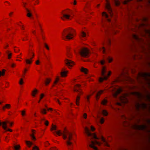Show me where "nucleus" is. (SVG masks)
Listing matches in <instances>:
<instances>
[{"mask_svg":"<svg viewBox=\"0 0 150 150\" xmlns=\"http://www.w3.org/2000/svg\"><path fill=\"white\" fill-rule=\"evenodd\" d=\"M106 4L105 5V8L107 10L110 14L109 16L105 12H103L102 13V16L105 17L107 22L109 23V24H106L105 25L103 26L105 28V32L108 33L109 28L113 32V33L115 34L116 33V30H114L113 25L114 24V21H112L110 18V17H112L113 16V13L110 5L109 2L108 0H106Z\"/></svg>","mask_w":150,"mask_h":150,"instance_id":"f257e3e1","label":"nucleus"},{"mask_svg":"<svg viewBox=\"0 0 150 150\" xmlns=\"http://www.w3.org/2000/svg\"><path fill=\"white\" fill-rule=\"evenodd\" d=\"M53 133L54 134L56 133L59 136L62 135L63 139H64L67 140L66 142L68 146H71L72 145L73 143L71 141V140L72 139V134L68 130L65 129L63 133L60 130L53 132Z\"/></svg>","mask_w":150,"mask_h":150,"instance_id":"f03ea898","label":"nucleus"},{"mask_svg":"<svg viewBox=\"0 0 150 150\" xmlns=\"http://www.w3.org/2000/svg\"><path fill=\"white\" fill-rule=\"evenodd\" d=\"M100 139L102 143L96 140H95L94 141H88L89 146L93 149L94 150H99L97 147L95 146V144L100 146L102 144L104 146L108 147L110 146L107 141L103 137H100Z\"/></svg>","mask_w":150,"mask_h":150,"instance_id":"7ed1b4c3","label":"nucleus"},{"mask_svg":"<svg viewBox=\"0 0 150 150\" xmlns=\"http://www.w3.org/2000/svg\"><path fill=\"white\" fill-rule=\"evenodd\" d=\"M62 35L65 38H74L75 36V31L72 29H65L62 33Z\"/></svg>","mask_w":150,"mask_h":150,"instance_id":"20e7f679","label":"nucleus"},{"mask_svg":"<svg viewBox=\"0 0 150 150\" xmlns=\"http://www.w3.org/2000/svg\"><path fill=\"white\" fill-rule=\"evenodd\" d=\"M111 72H109L108 73L106 74V71L105 68L104 67L102 68L101 75L102 77H100L99 78V81L100 82H103L104 80H106L108 79V77L110 75Z\"/></svg>","mask_w":150,"mask_h":150,"instance_id":"39448f33","label":"nucleus"},{"mask_svg":"<svg viewBox=\"0 0 150 150\" xmlns=\"http://www.w3.org/2000/svg\"><path fill=\"white\" fill-rule=\"evenodd\" d=\"M78 52L79 53L81 56L83 57H87L88 56L89 54L88 50L86 48H83L81 50H78Z\"/></svg>","mask_w":150,"mask_h":150,"instance_id":"423d86ee","label":"nucleus"},{"mask_svg":"<svg viewBox=\"0 0 150 150\" xmlns=\"http://www.w3.org/2000/svg\"><path fill=\"white\" fill-rule=\"evenodd\" d=\"M85 130L86 134L88 137V139H90V140L92 139H99V138L96 136L95 134L94 133L92 134L90 132L89 129L87 127H85Z\"/></svg>","mask_w":150,"mask_h":150,"instance_id":"0eeeda50","label":"nucleus"},{"mask_svg":"<svg viewBox=\"0 0 150 150\" xmlns=\"http://www.w3.org/2000/svg\"><path fill=\"white\" fill-rule=\"evenodd\" d=\"M69 12L66 11L64 13H62L63 16L61 17V18L63 20H64L65 18L68 20L69 19L71 16L69 14Z\"/></svg>","mask_w":150,"mask_h":150,"instance_id":"6e6552de","label":"nucleus"},{"mask_svg":"<svg viewBox=\"0 0 150 150\" xmlns=\"http://www.w3.org/2000/svg\"><path fill=\"white\" fill-rule=\"evenodd\" d=\"M65 63L69 68H70V67H71L73 66L74 64V62L67 59H65Z\"/></svg>","mask_w":150,"mask_h":150,"instance_id":"1a4fd4ad","label":"nucleus"},{"mask_svg":"<svg viewBox=\"0 0 150 150\" xmlns=\"http://www.w3.org/2000/svg\"><path fill=\"white\" fill-rule=\"evenodd\" d=\"M81 86L79 84H77L76 85L75 88L74 89V91L75 92H79L80 93H81V91L80 90V87Z\"/></svg>","mask_w":150,"mask_h":150,"instance_id":"9d476101","label":"nucleus"},{"mask_svg":"<svg viewBox=\"0 0 150 150\" xmlns=\"http://www.w3.org/2000/svg\"><path fill=\"white\" fill-rule=\"evenodd\" d=\"M122 91V90L121 89H119L117 90L115 92L114 94V96L116 97Z\"/></svg>","mask_w":150,"mask_h":150,"instance_id":"9b49d317","label":"nucleus"},{"mask_svg":"<svg viewBox=\"0 0 150 150\" xmlns=\"http://www.w3.org/2000/svg\"><path fill=\"white\" fill-rule=\"evenodd\" d=\"M45 107L47 108L46 109H41V112L43 114H45L47 113L46 111L47 110V108H48L47 106L46 105H45Z\"/></svg>","mask_w":150,"mask_h":150,"instance_id":"f8f14e48","label":"nucleus"},{"mask_svg":"<svg viewBox=\"0 0 150 150\" xmlns=\"http://www.w3.org/2000/svg\"><path fill=\"white\" fill-rule=\"evenodd\" d=\"M25 9L28 12L27 16L28 17H31L32 16V13L30 12V11L28 8H26Z\"/></svg>","mask_w":150,"mask_h":150,"instance_id":"ddd939ff","label":"nucleus"},{"mask_svg":"<svg viewBox=\"0 0 150 150\" xmlns=\"http://www.w3.org/2000/svg\"><path fill=\"white\" fill-rule=\"evenodd\" d=\"M103 90H100L96 94V96L97 99H99V97L103 92Z\"/></svg>","mask_w":150,"mask_h":150,"instance_id":"4468645a","label":"nucleus"},{"mask_svg":"<svg viewBox=\"0 0 150 150\" xmlns=\"http://www.w3.org/2000/svg\"><path fill=\"white\" fill-rule=\"evenodd\" d=\"M113 2L116 6H118L120 4V2L118 0H113Z\"/></svg>","mask_w":150,"mask_h":150,"instance_id":"2eb2a0df","label":"nucleus"},{"mask_svg":"<svg viewBox=\"0 0 150 150\" xmlns=\"http://www.w3.org/2000/svg\"><path fill=\"white\" fill-rule=\"evenodd\" d=\"M67 71H62L61 73V75L62 77H65L67 76Z\"/></svg>","mask_w":150,"mask_h":150,"instance_id":"dca6fc26","label":"nucleus"},{"mask_svg":"<svg viewBox=\"0 0 150 150\" xmlns=\"http://www.w3.org/2000/svg\"><path fill=\"white\" fill-rule=\"evenodd\" d=\"M26 143L29 147H30L33 144V143L30 141H26Z\"/></svg>","mask_w":150,"mask_h":150,"instance_id":"f3484780","label":"nucleus"},{"mask_svg":"<svg viewBox=\"0 0 150 150\" xmlns=\"http://www.w3.org/2000/svg\"><path fill=\"white\" fill-rule=\"evenodd\" d=\"M38 91L36 89H35L32 92V96L33 97H35V94H37Z\"/></svg>","mask_w":150,"mask_h":150,"instance_id":"a211bd4d","label":"nucleus"},{"mask_svg":"<svg viewBox=\"0 0 150 150\" xmlns=\"http://www.w3.org/2000/svg\"><path fill=\"white\" fill-rule=\"evenodd\" d=\"M51 79H47L45 81V84L46 85H48L51 81Z\"/></svg>","mask_w":150,"mask_h":150,"instance_id":"6ab92c4d","label":"nucleus"},{"mask_svg":"<svg viewBox=\"0 0 150 150\" xmlns=\"http://www.w3.org/2000/svg\"><path fill=\"white\" fill-rule=\"evenodd\" d=\"M80 97L79 96H77L76 97V105L79 106V100L80 99Z\"/></svg>","mask_w":150,"mask_h":150,"instance_id":"aec40b11","label":"nucleus"},{"mask_svg":"<svg viewBox=\"0 0 150 150\" xmlns=\"http://www.w3.org/2000/svg\"><path fill=\"white\" fill-rule=\"evenodd\" d=\"M32 131L33 132V134H30V136L31 137L32 139L35 140L36 139H35V137H34V136L33 135V134H34L33 132L35 131V130H32Z\"/></svg>","mask_w":150,"mask_h":150,"instance_id":"412c9836","label":"nucleus"},{"mask_svg":"<svg viewBox=\"0 0 150 150\" xmlns=\"http://www.w3.org/2000/svg\"><path fill=\"white\" fill-rule=\"evenodd\" d=\"M81 71L83 72H84L85 74H87L88 70L87 69L82 67L81 69Z\"/></svg>","mask_w":150,"mask_h":150,"instance_id":"4be33fe9","label":"nucleus"},{"mask_svg":"<svg viewBox=\"0 0 150 150\" xmlns=\"http://www.w3.org/2000/svg\"><path fill=\"white\" fill-rule=\"evenodd\" d=\"M11 106L9 104H6L5 106L3 107V109L4 110L5 108H9Z\"/></svg>","mask_w":150,"mask_h":150,"instance_id":"5701e85b","label":"nucleus"},{"mask_svg":"<svg viewBox=\"0 0 150 150\" xmlns=\"http://www.w3.org/2000/svg\"><path fill=\"white\" fill-rule=\"evenodd\" d=\"M107 59L108 61L110 63L112 61L113 58L110 57H108L107 58Z\"/></svg>","mask_w":150,"mask_h":150,"instance_id":"b1692460","label":"nucleus"},{"mask_svg":"<svg viewBox=\"0 0 150 150\" xmlns=\"http://www.w3.org/2000/svg\"><path fill=\"white\" fill-rule=\"evenodd\" d=\"M5 70L3 69L2 71H0V76H3L5 74Z\"/></svg>","mask_w":150,"mask_h":150,"instance_id":"393cba45","label":"nucleus"},{"mask_svg":"<svg viewBox=\"0 0 150 150\" xmlns=\"http://www.w3.org/2000/svg\"><path fill=\"white\" fill-rule=\"evenodd\" d=\"M51 130L52 131L53 130H57V127L53 124L52 125V127L51 128Z\"/></svg>","mask_w":150,"mask_h":150,"instance_id":"a878e982","label":"nucleus"},{"mask_svg":"<svg viewBox=\"0 0 150 150\" xmlns=\"http://www.w3.org/2000/svg\"><path fill=\"white\" fill-rule=\"evenodd\" d=\"M102 113L103 115L104 116H107L108 114V112L105 110H103Z\"/></svg>","mask_w":150,"mask_h":150,"instance_id":"bb28decb","label":"nucleus"},{"mask_svg":"<svg viewBox=\"0 0 150 150\" xmlns=\"http://www.w3.org/2000/svg\"><path fill=\"white\" fill-rule=\"evenodd\" d=\"M107 102V100H106L104 99L102 102V104L104 105H106Z\"/></svg>","mask_w":150,"mask_h":150,"instance_id":"cd10ccee","label":"nucleus"},{"mask_svg":"<svg viewBox=\"0 0 150 150\" xmlns=\"http://www.w3.org/2000/svg\"><path fill=\"white\" fill-rule=\"evenodd\" d=\"M14 148L16 150H18L20 148V146L19 145H14Z\"/></svg>","mask_w":150,"mask_h":150,"instance_id":"c85d7f7f","label":"nucleus"},{"mask_svg":"<svg viewBox=\"0 0 150 150\" xmlns=\"http://www.w3.org/2000/svg\"><path fill=\"white\" fill-rule=\"evenodd\" d=\"M25 61L27 64H30L31 63L32 61L31 60L26 59L25 60Z\"/></svg>","mask_w":150,"mask_h":150,"instance_id":"c756f323","label":"nucleus"},{"mask_svg":"<svg viewBox=\"0 0 150 150\" xmlns=\"http://www.w3.org/2000/svg\"><path fill=\"white\" fill-rule=\"evenodd\" d=\"M81 35L83 37H85L87 36H88V35L86 34L84 32H82L81 33Z\"/></svg>","mask_w":150,"mask_h":150,"instance_id":"7c9ffc66","label":"nucleus"},{"mask_svg":"<svg viewBox=\"0 0 150 150\" xmlns=\"http://www.w3.org/2000/svg\"><path fill=\"white\" fill-rule=\"evenodd\" d=\"M37 23L38 24V25L40 28V29L41 32H42V29L41 28V24H40L39 21L38 20L37 21Z\"/></svg>","mask_w":150,"mask_h":150,"instance_id":"2f4dec72","label":"nucleus"},{"mask_svg":"<svg viewBox=\"0 0 150 150\" xmlns=\"http://www.w3.org/2000/svg\"><path fill=\"white\" fill-rule=\"evenodd\" d=\"M59 77H57L56 78L55 81H54V84H56V83H57L58 82V81H59Z\"/></svg>","mask_w":150,"mask_h":150,"instance_id":"473e14b6","label":"nucleus"},{"mask_svg":"<svg viewBox=\"0 0 150 150\" xmlns=\"http://www.w3.org/2000/svg\"><path fill=\"white\" fill-rule=\"evenodd\" d=\"M33 150H39L38 148L36 146L33 147Z\"/></svg>","mask_w":150,"mask_h":150,"instance_id":"72a5a7b5","label":"nucleus"},{"mask_svg":"<svg viewBox=\"0 0 150 150\" xmlns=\"http://www.w3.org/2000/svg\"><path fill=\"white\" fill-rule=\"evenodd\" d=\"M131 34L133 36L132 38H139L136 34H134L133 33H131Z\"/></svg>","mask_w":150,"mask_h":150,"instance_id":"f704fd0d","label":"nucleus"},{"mask_svg":"<svg viewBox=\"0 0 150 150\" xmlns=\"http://www.w3.org/2000/svg\"><path fill=\"white\" fill-rule=\"evenodd\" d=\"M132 0H125L124 1V4H127L128 2Z\"/></svg>","mask_w":150,"mask_h":150,"instance_id":"c9c22d12","label":"nucleus"},{"mask_svg":"<svg viewBox=\"0 0 150 150\" xmlns=\"http://www.w3.org/2000/svg\"><path fill=\"white\" fill-rule=\"evenodd\" d=\"M141 127V128L142 129L144 130L146 129V127L145 125H143Z\"/></svg>","mask_w":150,"mask_h":150,"instance_id":"e433bc0d","label":"nucleus"},{"mask_svg":"<svg viewBox=\"0 0 150 150\" xmlns=\"http://www.w3.org/2000/svg\"><path fill=\"white\" fill-rule=\"evenodd\" d=\"M104 122V119L103 118H102L100 120V122L101 124H103Z\"/></svg>","mask_w":150,"mask_h":150,"instance_id":"4c0bfd02","label":"nucleus"},{"mask_svg":"<svg viewBox=\"0 0 150 150\" xmlns=\"http://www.w3.org/2000/svg\"><path fill=\"white\" fill-rule=\"evenodd\" d=\"M70 54V52H69V50H67V56L69 57H70V56H69V55Z\"/></svg>","mask_w":150,"mask_h":150,"instance_id":"58836bf2","label":"nucleus"},{"mask_svg":"<svg viewBox=\"0 0 150 150\" xmlns=\"http://www.w3.org/2000/svg\"><path fill=\"white\" fill-rule=\"evenodd\" d=\"M9 65L11 66L12 67H14L16 65V64H14V63H10V64H9Z\"/></svg>","mask_w":150,"mask_h":150,"instance_id":"ea45409f","label":"nucleus"},{"mask_svg":"<svg viewBox=\"0 0 150 150\" xmlns=\"http://www.w3.org/2000/svg\"><path fill=\"white\" fill-rule=\"evenodd\" d=\"M44 124L46 126H48L49 124L48 121L47 120H46L45 121Z\"/></svg>","mask_w":150,"mask_h":150,"instance_id":"a19ab883","label":"nucleus"},{"mask_svg":"<svg viewBox=\"0 0 150 150\" xmlns=\"http://www.w3.org/2000/svg\"><path fill=\"white\" fill-rule=\"evenodd\" d=\"M144 75L145 76H150V74L145 73L144 74Z\"/></svg>","mask_w":150,"mask_h":150,"instance_id":"79ce46f5","label":"nucleus"},{"mask_svg":"<svg viewBox=\"0 0 150 150\" xmlns=\"http://www.w3.org/2000/svg\"><path fill=\"white\" fill-rule=\"evenodd\" d=\"M44 46H45V47H46V48L48 50H49V48L48 47V46L45 43H44Z\"/></svg>","mask_w":150,"mask_h":150,"instance_id":"37998d69","label":"nucleus"},{"mask_svg":"<svg viewBox=\"0 0 150 150\" xmlns=\"http://www.w3.org/2000/svg\"><path fill=\"white\" fill-rule=\"evenodd\" d=\"M102 51L103 53H105V49L104 47H102Z\"/></svg>","mask_w":150,"mask_h":150,"instance_id":"c03bdc74","label":"nucleus"},{"mask_svg":"<svg viewBox=\"0 0 150 150\" xmlns=\"http://www.w3.org/2000/svg\"><path fill=\"white\" fill-rule=\"evenodd\" d=\"M23 83V80L22 79H20V81L19 82V83L21 85Z\"/></svg>","mask_w":150,"mask_h":150,"instance_id":"a18cd8bd","label":"nucleus"},{"mask_svg":"<svg viewBox=\"0 0 150 150\" xmlns=\"http://www.w3.org/2000/svg\"><path fill=\"white\" fill-rule=\"evenodd\" d=\"M95 129L94 127L93 126H91V130L92 131H94L95 130Z\"/></svg>","mask_w":150,"mask_h":150,"instance_id":"49530a36","label":"nucleus"},{"mask_svg":"<svg viewBox=\"0 0 150 150\" xmlns=\"http://www.w3.org/2000/svg\"><path fill=\"white\" fill-rule=\"evenodd\" d=\"M44 96V94L43 93L41 94L40 96V99L42 98Z\"/></svg>","mask_w":150,"mask_h":150,"instance_id":"de8ad7c7","label":"nucleus"},{"mask_svg":"<svg viewBox=\"0 0 150 150\" xmlns=\"http://www.w3.org/2000/svg\"><path fill=\"white\" fill-rule=\"evenodd\" d=\"M25 111L24 110L21 111V114L23 116L25 115Z\"/></svg>","mask_w":150,"mask_h":150,"instance_id":"09e8293b","label":"nucleus"},{"mask_svg":"<svg viewBox=\"0 0 150 150\" xmlns=\"http://www.w3.org/2000/svg\"><path fill=\"white\" fill-rule=\"evenodd\" d=\"M11 53H9V54H8V58L9 59H10V57H11Z\"/></svg>","mask_w":150,"mask_h":150,"instance_id":"8fccbe9b","label":"nucleus"},{"mask_svg":"<svg viewBox=\"0 0 150 150\" xmlns=\"http://www.w3.org/2000/svg\"><path fill=\"white\" fill-rule=\"evenodd\" d=\"M83 116L85 118H86L87 117V114L86 113H84Z\"/></svg>","mask_w":150,"mask_h":150,"instance_id":"3c124183","label":"nucleus"},{"mask_svg":"<svg viewBox=\"0 0 150 150\" xmlns=\"http://www.w3.org/2000/svg\"><path fill=\"white\" fill-rule=\"evenodd\" d=\"M105 62V61H101L100 62V63H101V64L102 65H103V64H104Z\"/></svg>","mask_w":150,"mask_h":150,"instance_id":"603ef678","label":"nucleus"},{"mask_svg":"<svg viewBox=\"0 0 150 150\" xmlns=\"http://www.w3.org/2000/svg\"><path fill=\"white\" fill-rule=\"evenodd\" d=\"M7 131H8L11 132H12V130L11 129H7V128L6 129Z\"/></svg>","mask_w":150,"mask_h":150,"instance_id":"864d4df0","label":"nucleus"},{"mask_svg":"<svg viewBox=\"0 0 150 150\" xmlns=\"http://www.w3.org/2000/svg\"><path fill=\"white\" fill-rule=\"evenodd\" d=\"M73 4L74 5H76V0H74Z\"/></svg>","mask_w":150,"mask_h":150,"instance_id":"5fc2aeb1","label":"nucleus"},{"mask_svg":"<svg viewBox=\"0 0 150 150\" xmlns=\"http://www.w3.org/2000/svg\"><path fill=\"white\" fill-rule=\"evenodd\" d=\"M143 106H144V107L145 108L146 107V105L145 103H143Z\"/></svg>","mask_w":150,"mask_h":150,"instance_id":"6e6d98bb","label":"nucleus"},{"mask_svg":"<svg viewBox=\"0 0 150 150\" xmlns=\"http://www.w3.org/2000/svg\"><path fill=\"white\" fill-rule=\"evenodd\" d=\"M32 32L33 34H35V31L34 30H32Z\"/></svg>","mask_w":150,"mask_h":150,"instance_id":"4d7b16f0","label":"nucleus"},{"mask_svg":"<svg viewBox=\"0 0 150 150\" xmlns=\"http://www.w3.org/2000/svg\"><path fill=\"white\" fill-rule=\"evenodd\" d=\"M56 101L57 102H58L59 104H61V103L59 102V101L58 99H56Z\"/></svg>","mask_w":150,"mask_h":150,"instance_id":"13d9d810","label":"nucleus"},{"mask_svg":"<svg viewBox=\"0 0 150 150\" xmlns=\"http://www.w3.org/2000/svg\"><path fill=\"white\" fill-rule=\"evenodd\" d=\"M148 99L150 101V95H149L147 96Z\"/></svg>","mask_w":150,"mask_h":150,"instance_id":"bf43d9fd","label":"nucleus"},{"mask_svg":"<svg viewBox=\"0 0 150 150\" xmlns=\"http://www.w3.org/2000/svg\"><path fill=\"white\" fill-rule=\"evenodd\" d=\"M39 60L37 61L36 62V64H39Z\"/></svg>","mask_w":150,"mask_h":150,"instance_id":"052dcab7","label":"nucleus"},{"mask_svg":"<svg viewBox=\"0 0 150 150\" xmlns=\"http://www.w3.org/2000/svg\"><path fill=\"white\" fill-rule=\"evenodd\" d=\"M108 45H110V44H111V41H110V40H109L108 41Z\"/></svg>","mask_w":150,"mask_h":150,"instance_id":"680f3d73","label":"nucleus"},{"mask_svg":"<svg viewBox=\"0 0 150 150\" xmlns=\"http://www.w3.org/2000/svg\"><path fill=\"white\" fill-rule=\"evenodd\" d=\"M5 140L6 141H7V142H8V139H7V137H6V138H5Z\"/></svg>","mask_w":150,"mask_h":150,"instance_id":"e2e57ef3","label":"nucleus"},{"mask_svg":"<svg viewBox=\"0 0 150 150\" xmlns=\"http://www.w3.org/2000/svg\"><path fill=\"white\" fill-rule=\"evenodd\" d=\"M41 120L42 121H45L46 120L44 118H42L41 119Z\"/></svg>","mask_w":150,"mask_h":150,"instance_id":"0e129e2a","label":"nucleus"},{"mask_svg":"<svg viewBox=\"0 0 150 150\" xmlns=\"http://www.w3.org/2000/svg\"><path fill=\"white\" fill-rule=\"evenodd\" d=\"M21 29L22 30H24V28L23 27V25H21Z\"/></svg>","mask_w":150,"mask_h":150,"instance_id":"69168bd1","label":"nucleus"},{"mask_svg":"<svg viewBox=\"0 0 150 150\" xmlns=\"http://www.w3.org/2000/svg\"><path fill=\"white\" fill-rule=\"evenodd\" d=\"M47 110H52V108H47Z\"/></svg>","mask_w":150,"mask_h":150,"instance_id":"338daca9","label":"nucleus"},{"mask_svg":"<svg viewBox=\"0 0 150 150\" xmlns=\"http://www.w3.org/2000/svg\"><path fill=\"white\" fill-rule=\"evenodd\" d=\"M9 124H10V126H11L12 125V124H13V123H12V122H9Z\"/></svg>","mask_w":150,"mask_h":150,"instance_id":"774afa93","label":"nucleus"}]
</instances>
